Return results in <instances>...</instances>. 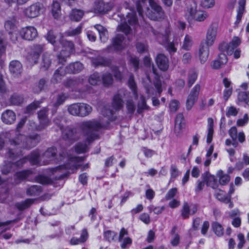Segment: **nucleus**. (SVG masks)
<instances>
[{
    "label": "nucleus",
    "instance_id": "nucleus-1",
    "mask_svg": "<svg viewBox=\"0 0 249 249\" xmlns=\"http://www.w3.org/2000/svg\"><path fill=\"white\" fill-rule=\"evenodd\" d=\"M79 127L84 136L86 137L85 142H79L75 146V151L77 154L84 153L87 151V143L90 144L99 138L98 132L102 127L101 123L97 120L83 121Z\"/></svg>",
    "mask_w": 249,
    "mask_h": 249
},
{
    "label": "nucleus",
    "instance_id": "nucleus-2",
    "mask_svg": "<svg viewBox=\"0 0 249 249\" xmlns=\"http://www.w3.org/2000/svg\"><path fill=\"white\" fill-rule=\"evenodd\" d=\"M40 139V135L38 134H34L28 136H26L21 134L16 135L15 138L10 140V144L14 148H9L7 151L8 157L15 160L18 158L21 154V148L30 149L35 146L33 140H38Z\"/></svg>",
    "mask_w": 249,
    "mask_h": 249
},
{
    "label": "nucleus",
    "instance_id": "nucleus-3",
    "mask_svg": "<svg viewBox=\"0 0 249 249\" xmlns=\"http://www.w3.org/2000/svg\"><path fill=\"white\" fill-rule=\"evenodd\" d=\"M241 39L237 36H234L232 40L229 43L226 42L221 43L219 46L220 51L226 52L228 54L231 55L233 53L234 57L236 59L239 58L240 56L241 51L239 49H236L241 44Z\"/></svg>",
    "mask_w": 249,
    "mask_h": 249
},
{
    "label": "nucleus",
    "instance_id": "nucleus-4",
    "mask_svg": "<svg viewBox=\"0 0 249 249\" xmlns=\"http://www.w3.org/2000/svg\"><path fill=\"white\" fill-rule=\"evenodd\" d=\"M57 150L56 147L53 146L48 148L43 154L42 158L44 165L50 164L51 162H57L62 160L66 156L65 153L63 152L57 155Z\"/></svg>",
    "mask_w": 249,
    "mask_h": 249
},
{
    "label": "nucleus",
    "instance_id": "nucleus-5",
    "mask_svg": "<svg viewBox=\"0 0 249 249\" xmlns=\"http://www.w3.org/2000/svg\"><path fill=\"white\" fill-rule=\"evenodd\" d=\"M61 131L62 139L69 143H73L80 139V132L76 127L68 125Z\"/></svg>",
    "mask_w": 249,
    "mask_h": 249
},
{
    "label": "nucleus",
    "instance_id": "nucleus-6",
    "mask_svg": "<svg viewBox=\"0 0 249 249\" xmlns=\"http://www.w3.org/2000/svg\"><path fill=\"white\" fill-rule=\"evenodd\" d=\"M149 1L152 10L147 14L148 18L153 20L163 19L165 17V13L162 7L153 0Z\"/></svg>",
    "mask_w": 249,
    "mask_h": 249
},
{
    "label": "nucleus",
    "instance_id": "nucleus-7",
    "mask_svg": "<svg viewBox=\"0 0 249 249\" xmlns=\"http://www.w3.org/2000/svg\"><path fill=\"white\" fill-rule=\"evenodd\" d=\"M48 111L47 107H43L37 112L39 124L38 126L36 127V131H42L50 124L51 121L48 118Z\"/></svg>",
    "mask_w": 249,
    "mask_h": 249
},
{
    "label": "nucleus",
    "instance_id": "nucleus-8",
    "mask_svg": "<svg viewBox=\"0 0 249 249\" xmlns=\"http://www.w3.org/2000/svg\"><path fill=\"white\" fill-rule=\"evenodd\" d=\"M44 51V45L35 44L31 47V51L27 56V59L31 64H36L41 54Z\"/></svg>",
    "mask_w": 249,
    "mask_h": 249
},
{
    "label": "nucleus",
    "instance_id": "nucleus-9",
    "mask_svg": "<svg viewBox=\"0 0 249 249\" xmlns=\"http://www.w3.org/2000/svg\"><path fill=\"white\" fill-rule=\"evenodd\" d=\"M114 6L113 2H105L100 0L95 2L94 10L95 13L104 15L110 11Z\"/></svg>",
    "mask_w": 249,
    "mask_h": 249
},
{
    "label": "nucleus",
    "instance_id": "nucleus-10",
    "mask_svg": "<svg viewBox=\"0 0 249 249\" xmlns=\"http://www.w3.org/2000/svg\"><path fill=\"white\" fill-rule=\"evenodd\" d=\"M43 8V5L40 2H36L25 9L24 13L29 18L38 17Z\"/></svg>",
    "mask_w": 249,
    "mask_h": 249
},
{
    "label": "nucleus",
    "instance_id": "nucleus-11",
    "mask_svg": "<svg viewBox=\"0 0 249 249\" xmlns=\"http://www.w3.org/2000/svg\"><path fill=\"white\" fill-rule=\"evenodd\" d=\"M200 90L199 84H196L191 90L186 101V108L190 110L197 101Z\"/></svg>",
    "mask_w": 249,
    "mask_h": 249
},
{
    "label": "nucleus",
    "instance_id": "nucleus-12",
    "mask_svg": "<svg viewBox=\"0 0 249 249\" xmlns=\"http://www.w3.org/2000/svg\"><path fill=\"white\" fill-rule=\"evenodd\" d=\"M19 34L22 38L29 41L33 40L37 36V30L33 26H27L22 28Z\"/></svg>",
    "mask_w": 249,
    "mask_h": 249
},
{
    "label": "nucleus",
    "instance_id": "nucleus-13",
    "mask_svg": "<svg viewBox=\"0 0 249 249\" xmlns=\"http://www.w3.org/2000/svg\"><path fill=\"white\" fill-rule=\"evenodd\" d=\"M68 167L66 165H59L55 168H52L53 173L58 172L59 174L55 177V180H61L67 178L71 174L68 171L66 170Z\"/></svg>",
    "mask_w": 249,
    "mask_h": 249
},
{
    "label": "nucleus",
    "instance_id": "nucleus-14",
    "mask_svg": "<svg viewBox=\"0 0 249 249\" xmlns=\"http://www.w3.org/2000/svg\"><path fill=\"white\" fill-rule=\"evenodd\" d=\"M156 62L158 68L162 71H166L169 68L168 58L163 54H159L156 58Z\"/></svg>",
    "mask_w": 249,
    "mask_h": 249
},
{
    "label": "nucleus",
    "instance_id": "nucleus-15",
    "mask_svg": "<svg viewBox=\"0 0 249 249\" xmlns=\"http://www.w3.org/2000/svg\"><path fill=\"white\" fill-rule=\"evenodd\" d=\"M91 61L95 67H109L111 64V59L101 56L91 58Z\"/></svg>",
    "mask_w": 249,
    "mask_h": 249
},
{
    "label": "nucleus",
    "instance_id": "nucleus-16",
    "mask_svg": "<svg viewBox=\"0 0 249 249\" xmlns=\"http://www.w3.org/2000/svg\"><path fill=\"white\" fill-rule=\"evenodd\" d=\"M202 178L207 186H210L213 189L217 188L218 184L215 177L211 175L209 172L207 171L203 174Z\"/></svg>",
    "mask_w": 249,
    "mask_h": 249
},
{
    "label": "nucleus",
    "instance_id": "nucleus-17",
    "mask_svg": "<svg viewBox=\"0 0 249 249\" xmlns=\"http://www.w3.org/2000/svg\"><path fill=\"white\" fill-rule=\"evenodd\" d=\"M211 45L202 42L199 49V56L201 63L206 61L209 54V47Z\"/></svg>",
    "mask_w": 249,
    "mask_h": 249
},
{
    "label": "nucleus",
    "instance_id": "nucleus-18",
    "mask_svg": "<svg viewBox=\"0 0 249 249\" xmlns=\"http://www.w3.org/2000/svg\"><path fill=\"white\" fill-rule=\"evenodd\" d=\"M124 104L122 96L120 94L117 93L114 95L111 102V107L113 110L118 111L122 109L124 107Z\"/></svg>",
    "mask_w": 249,
    "mask_h": 249
},
{
    "label": "nucleus",
    "instance_id": "nucleus-19",
    "mask_svg": "<svg viewBox=\"0 0 249 249\" xmlns=\"http://www.w3.org/2000/svg\"><path fill=\"white\" fill-rule=\"evenodd\" d=\"M9 70L10 72L15 76H18L22 72V64L18 60L12 61L9 65Z\"/></svg>",
    "mask_w": 249,
    "mask_h": 249
},
{
    "label": "nucleus",
    "instance_id": "nucleus-20",
    "mask_svg": "<svg viewBox=\"0 0 249 249\" xmlns=\"http://www.w3.org/2000/svg\"><path fill=\"white\" fill-rule=\"evenodd\" d=\"M16 119L15 113L9 109L5 110L1 115V120L6 124H12L15 122Z\"/></svg>",
    "mask_w": 249,
    "mask_h": 249
},
{
    "label": "nucleus",
    "instance_id": "nucleus-21",
    "mask_svg": "<svg viewBox=\"0 0 249 249\" xmlns=\"http://www.w3.org/2000/svg\"><path fill=\"white\" fill-rule=\"evenodd\" d=\"M83 69V64L79 62H76L67 66L66 67L65 71L69 73H76L81 71Z\"/></svg>",
    "mask_w": 249,
    "mask_h": 249
},
{
    "label": "nucleus",
    "instance_id": "nucleus-22",
    "mask_svg": "<svg viewBox=\"0 0 249 249\" xmlns=\"http://www.w3.org/2000/svg\"><path fill=\"white\" fill-rule=\"evenodd\" d=\"M185 127L184 118L182 113H178L175 120V131L179 134Z\"/></svg>",
    "mask_w": 249,
    "mask_h": 249
},
{
    "label": "nucleus",
    "instance_id": "nucleus-23",
    "mask_svg": "<svg viewBox=\"0 0 249 249\" xmlns=\"http://www.w3.org/2000/svg\"><path fill=\"white\" fill-rule=\"evenodd\" d=\"M35 200L32 198H27L24 201L17 202L15 206L19 211H22L28 209L34 203Z\"/></svg>",
    "mask_w": 249,
    "mask_h": 249
},
{
    "label": "nucleus",
    "instance_id": "nucleus-24",
    "mask_svg": "<svg viewBox=\"0 0 249 249\" xmlns=\"http://www.w3.org/2000/svg\"><path fill=\"white\" fill-rule=\"evenodd\" d=\"M216 198L220 201L224 203H229V207L230 208H232L233 206L232 202L231 201V198L228 196L227 195H225L221 190H219V192L215 194Z\"/></svg>",
    "mask_w": 249,
    "mask_h": 249
},
{
    "label": "nucleus",
    "instance_id": "nucleus-25",
    "mask_svg": "<svg viewBox=\"0 0 249 249\" xmlns=\"http://www.w3.org/2000/svg\"><path fill=\"white\" fill-rule=\"evenodd\" d=\"M124 39V36L122 35L118 34L112 39V45L116 50H121L123 47L122 42Z\"/></svg>",
    "mask_w": 249,
    "mask_h": 249
},
{
    "label": "nucleus",
    "instance_id": "nucleus-26",
    "mask_svg": "<svg viewBox=\"0 0 249 249\" xmlns=\"http://www.w3.org/2000/svg\"><path fill=\"white\" fill-rule=\"evenodd\" d=\"M60 43L64 48L62 51L71 53L74 51V45L72 41H68L62 38L60 39Z\"/></svg>",
    "mask_w": 249,
    "mask_h": 249
},
{
    "label": "nucleus",
    "instance_id": "nucleus-27",
    "mask_svg": "<svg viewBox=\"0 0 249 249\" xmlns=\"http://www.w3.org/2000/svg\"><path fill=\"white\" fill-rule=\"evenodd\" d=\"M52 14L53 17L58 19L61 17V6L60 3L56 1H53L52 5Z\"/></svg>",
    "mask_w": 249,
    "mask_h": 249
},
{
    "label": "nucleus",
    "instance_id": "nucleus-28",
    "mask_svg": "<svg viewBox=\"0 0 249 249\" xmlns=\"http://www.w3.org/2000/svg\"><path fill=\"white\" fill-rule=\"evenodd\" d=\"M42 191L41 186L32 185L27 188L26 194L29 196H37L40 195Z\"/></svg>",
    "mask_w": 249,
    "mask_h": 249
},
{
    "label": "nucleus",
    "instance_id": "nucleus-29",
    "mask_svg": "<svg viewBox=\"0 0 249 249\" xmlns=\"http://www.w3.org/2000/svg\"><path fill=\"white\" fill-rule=\"evenodd\" d=\"M84 14V12L80 9H73L70 14V18L71 20L80 21Z\"/></svg>",
    "mask_w": 249,
    "mask_h": 249
},
{
    "label": "nucleus",
    "instance_id": "nucleus-30",
    "mask_svg": "<svg viewBox=\"0 0 249 249\" xmlns=\"http://www.w3.org/2000/svg\"><path fill=\"white\" fill-rule=\"evenodd\" d=\"M92 110V107L89 105L80 103L79 117L87 116L91 112Z\"/></svg>",
    "mask_w": 249,
    "mask_h": 249
},
{
    "label": "nucleus",
    "instance_id": "nucleus-31",
    "mask_svg": "<svg viewBox=\"0 0 249 249\" xmlns=\"http://www.w3.org/2000/svg\"><path fill=\"white\" fill-rule=\"evenodd\" d=\"M88 238V232L86 229H84L82 231L81 237L80 238H76L73 237L71 239L70 243L71 245H77L80 243L85 242Z\"/></svg>",
    "mask_w": 249,
    "mask_h": 249
},
{
    "label": "nucleus",
    "instance_id": "nucleus-32",
    "mask_svg": "<svg viewBox=\"0 0 249 249\" xmlns=\"http://www.w3.org/2000/svg\"><path fill=\"white\" fill-rule=\"evenodd\" d=\"M80 82L79 79H67L64 82L63 85L66 88L73 89L77 88Z\"/></svg>",
    "mask_w": 249,
    "mask_h": 249
},
{
    "label": "nucleus",
    "instance_id": "nucleus-33",
    "mask_svg": "<svg viewBox=\"0 0 249 249\" xmlns=\"http://www.w3.org/2000/svg\"><path fill=\"white\" fill-rule=\"evenodd\" d=\"M52 63V60L50 56L44 54L42 56L40 64V69L46 71L49 69Z\"/></svg>",
    "mask_w": 249,
    "mask_h": 249
},
{
    "label": "nucleus",
    "instance_id": "nucleus-34",
    "mask_svg": "<svg viewBox=\"0 0 249 249\" xmlns=\"http://www.w3.org/2000/svg\"><path fill=\"white\" fill-rule=\"evenodd\" d=\"M80 103H75L70 105L68 107L69 113L73 116H79Z\"/></svg>",
    "mask_w": 249,
    "mask_h": 249
},
{
    "label": "nucleus",
    "instance_id": "nucleus-35",
    "mask_svg": "<svg viewBox=\"0 0 249 249\" xmlns=\"http://www.w3.org/2000/svg\"><path fill=\"white\" fill-rule=\"evenodd\" d=\"M208 132L207 137V142L210 143L212 142L213 134V121L212 118L208 119Z\"/></svg>",
    "mask_w": 249,
    "mask_h": 249
},
{
    "label": "nucleus",
    "instance_id": "nucleus-36",
    "mask_svg": "<svg viewBox=\"0 0 249 249\" xmlns=\"http://www.w3.org/2000/svg\"><path fill=\"white\" fill-rule=\"evenodd\" d=\"M27 160H29L31 164L32 165H36L39 163V154L38 152L34 151L26 156Z\"/></svg>",
    "mask_w": 249,
    "mask_h": 249
},
{
    "label": "nucleus",
    "instance_id": "nucleus-37",
    "mask_svg": "<svg viewBox=\"0 0 249 249\" xmlns=\"http://www.w3.org/2000/svg\"><path fill=\"white\" fill-rule=\"evenodd\" d=\"M102 79L103 85L106 87H108L112 85L113 82L112 75L108 72H107L103 74Z\"/></svg>",
    "mask_w": 249,
    "mask_h": 249
},
{
    "label": "nucleus",
    "instance_id": "nucleus-38",
    "mask_svg": "<svg viewBox=\"0 0 249 249\" xmlns=\"http://www.w3.org/2000/svg\"><path fill=\"white\" fill-rule=\"evenodd\" d=\"M10 137L11 134L8 132L0 133V151L3 148L5 142L8 140L10 143V140L13 139L10 138Z\"/></svg>",
    "mask_w": 249,
    "mask_h": 249
},
{
    "label": "nucleus",
    "instance_id": "nucleus-39",
    "mask_svg": "<svg viewBox=\"0 0 249 249\" xmlns=\"http://www.w3.org/2000/svg\"><path fill=\"white\" fill-rule=\"evenodd\" d=\"M126 16L129 25H134L137 24L138 19L136 17V13L133 9H131L130 12L128 13Z\"/></svg>",
    "mask_w": 249,
    "mask_h": 249
},
{
    "label": "nucleus",
    "instance_id": "nucleus-40",
    "mask_svg": "<svg viewBox=\"0 0 249 249\" xmlns=\"http://www.w3.org/2000/svg\"><path fill=\"white\" fill-rule=\"evenodd\" d=\"M15 23L16 19L15 18H12L10 20H6L4 24L5 29L9 33L15 32L17 28Z\"/></svg>",
    "mask_w": 249,
    "mask_h": 249
},
{
    "label": "nucleus",
    "instance_id": "nucleus-41",
    "mask_svg": "<svg viewBox=\"0 0 249 249\" xmlns=\"http://www.w3.org/2000/svg\"><path fill=\"white\" fill-rule=\"evenodd\" d=\"M212 228L215 234L218 236L223 235L224 233V229L222 226L217 222H214L212 223Z\"/></svg>",
    "mask_w": 249,
    "mask_h": 249
},
{
    "label": "nucleus",
    "instance_id": "nucleus-42",
    "mask_svg": "<svg viewBox=\"0 0 249 249\" xmlns=\"http://www.w3.org/2000/svg\"><path fill=\"white\" fill-rule=\"evenodd\" d=\"M41 101H35L28 106L26 108V113L30 114L32 113L37 108L40 107Z\"/></svg>",
    "mask_w": 249,
    "mask_h": 249
},
{
    "label": "nucleus",
    "instance_id": "nucleus-43",
    "mask_svg": "<svg viewBox=\"0 0 249 249\" xmlns=\"http://www.w3.org/2000/svg\"><path fill=\"white\" fill-rule=\"evenodd\" d=\"M14 166V162L10 161L5 162L1 167V171L2 174L7 175L11 172Z\"/></svg>",
    "mask_w": 249,
    "mask_h": 249
},
{
    "label": "nucleus",
    "instance_id": "nucleus-44",
    "mask_svg": "<svg viewBox=\"0 0 249 249\" xmlns=\"http://www.w3.org/2000/svg\"><path fill=\"white\" fill-rule=\"evenodd\" d=\"M23 97L18 94H14L10 98V103L15 106H19L23 102Z\"/></svg>",
    "mask_w": 249,
    "mask_h": 249
},
{
    "label": "nucleus",
    "instance_id": "nucleus-45",
    "mask_svg": "<svg viewBox=\"0 0 249 249\" xmlns=\"http://www.w3.org/2000/svg\"><path fill=\"white\" fill-rule=\"evenodd\" d=\"M71 53L69 52L64 51H61L60 53L57 55L59 64L64 65L66 62L67 58L69 57Z\"/></svg>",
    "mask_w": 249,
    "mask_h": 249
},
{
    "label": "nucleus",
    "instance_id": "nucleus-46",
    "mask_svg": "<svg viewBox=\"0 0 249 249\" xmlns=\"http://www.w3.org/2000/svg\"><path fill=\"white\" fill-rule=\"evenodd\" d=\"M67 98V96L64 93H61L58 95L56 101L53 104V106L55 107V111L57 110V107L60 105L64 103Z\"/></svg>",
    "mask_w": 249,
    "mask_h": 249
},
{
    "label": "nucleus",
    "instance_id": "nucleus-47",
    "mask_svg": "<svg viewBox=\"0 0 249 249\" xmlns=\"http://www.w3.org/2000/svg\"><path fill=\"white\" fill-rule=\"evenodd\" d=\"M89 82L93 86L97 85L100 82V76L98 72H94L90 75L89 78Z\"/></svg>",
    "mask_w": 249,
    "mask_h": 249
},
{
    "label": "nucleus",
    "instance_id": "nucleus-48",
    "mask_svg": "<svg viewBox=\"0 0 249 249\" xmlns=\"http://www.w3.org/2000/svg\"><path fill=\"white\" fill-rule=\"evenodd\" d=\"M208 17V14L206 12L197 11L195 16L193 18L195 20L199 22L203 21Z\"/></svg>",
    "mask_w": 249,
    "mask_h": 249
},
{
    "label": "nucleus",
    "instance_id": "nucleus-49",
    "mask_svg": "<svg viewBox=\"0 0 249 249\" xmlns=\"http://www.w3.org/2000/svg\"><path fill=\"white\" fill-rule=\"evenodd\" d=\"M217 176L219 178V183L221 185H225L230 181V177L227 174H224L222 170H219L217 173Z\"/></svg>",
    "mask_w": 249,
    "mask_h": 249
},
{
    "label": "nucleus",
    "instance_id": "nucleus-50",
    "mask_svg": "<svg viewBox=\"0 0 249 249\" xmlns=\"http://www.w3.org/2000/svg\"><path fill=\"white\" fill-rule=\"evenodd\" d=\"M141 103H139L138 104L137 113L139 114L142 113L144 110L147 109L148 108V107L146 104V101L143 96H141Z\"/></svg>",
    "mask_w": 249,
    "mask_h": 249
},
{
    "label": "nucleus",
    "instance_id": "nucleus-51",
    "mask_svg": "<svg viewBox=\"0 0 249 249\" xmlns=\"http://www.w3.org/2000/svg\"><path fill=\"white\" fill-rule=\"evenodd\" d=\"M238 100L240 102H245L249 106V92L241 91L238 93Z\"/></svg>",
    "mask_w": 249,
    "mask_h": 249
},
{
    "label": "nucleus",
    "instance_id": "nucleus-52",
    "mask_svg": "<svg viewBox=\"0 0 249 249\" xmlns=\"http://www.w3.org/2000/svg\"><path fill=\"white\" fill-rule=\"evenodd\" d=\"M190 213V207L187 202H185L183 203L182 209L181 210V216L183 219L189 218Z\"/></svg>",
    "mask_w": 249,
    "mask_h": 249
},
{
    "label": "nucleus",
    "instance_id": "nucleus-53",
    "mask_svg": "<svg viewBox=\"0 0 249 249\" xmlns=\"http://www.w3.org/2000/svg\"><path fill=\"white\" fill-rule=\"evenodd\" d=\"M46 38L48 42L53 45L56 43V36L53 30H50L48 32Z\"/></svg>",
    "mask_w": 249,
    "mask_h": 249
},
{
    "label": "nucleus",
    "instance_id": "nucleus-54",
    "mask_svg": "<svg viewBox=\"0 0 249 249\" xmlns=\"http://www.w3.org/2000/svg\"><path fill=\"white\" fill-rule=\"evenodd\" d=\"M197 74L196 72L192 71L189 73L188 76V86L190 88L196 81Z\"/></svg>",
    "mask_w": 249,
    "mask_h": 249
},
{
    "label": "nucleus",
    "instance_id": "nucleus-55",
    "mask_svg": "<svg viewBox=\"0 0 249 249\" xmlns=\"http://www.w3.org/2000/svg\"><path fill=\"white\" fill-rule=\"evenodd\" d=\"M189 2L190 3V7H188L187 11L190 15L193 18L197 12L196 11V5L193 0H190Z\"/></svg>",
    "mask_w": 249,
    "mask_h": 249
},
{
    "label": "nucleus",
    "instance_id": "nucleus-56",
    "mask_svg": "<svg viewBox=\"0 0 249 249\" xmlns=\"http://www.w3.org/2000/svg\"><path fill=\"white\" fill-rule=\"evenodd\" d=\"M126 107L128 114H132L135 110V106L132 100H128L126 103Z\"/></svg>",
    "mask_w": 249,
    "mask_h": 249
},
{
    "label": "nucleus",
    "instance_id": "nucleus-57",
    "mask_svg": "<svg viewBox=\"0 0 249 249\" xmlns=\"http://www.w3.org/2000/svg\"><path fill=\"white\" fill-rule=\"evenodd\" d=\"M82 27L78 26L75 29H70L65 32V35L68 36H74L79 35L81 32Z\"/></svg>",
    "mask_w": 249,
    "mask_h": 249
},
{
    "label": "nucleus",
    "instance_id": "nucleus-58",
    "mask_svg": "<svg viewBox=\"0 0 249 249\" xmlns=\"http://www.w3.org/2000/svg\"><path fill=\"white\" fill-rule=\"evenodd\" d=\"M128 85L130 88L132 89L133 92L134 94L137 95V91H136V84L134 81V78L133 75H131L129 76L128 79Z\"/></svg>",
    "mask_w": 249,
    "mask_h": 249
},
{
    "label": "nucleus",
    "instance_id": "nucleus-59",
    "mask_svg": "<svg viewBox=\"0 0 249 249\" xmlns=\"http://www.w3.org/2000/svg\"><path fill=\"white\" fill-rule=\"evenodd\" d=\"M112 71L113 73L114 76L118 80H122L123 78L122 73L119 71V68L117 66L113 67L112 68Z\"/></svg>",
    "mask_w": 249,
    "mask_h": 249
},
{
    "label": "nucleus",
    "instance_id": "nucleus-60",
    "mask_svg": "<svg viewBox=\"0 0 249 249\" xmlns=\"http://www.w3.org/2000/svg\"><path fill=\"white\" fill-rule=\"evenodd\" d=\"M164 46L170 54L174 53L177 51L175 44L173 42H166Z\"/></svg>",
    "mask_w": 249,
    "mask_h": 249
},
{
    "label": "nucleus",
    "instance_id": "nucleus-61",
    "mask_svg": "<svg viewBox=\"0 0 249 249\" xmlns=\"http://www.w3.org/2000/svg\"><path fill=\"white\" fill-rule=\"evenodd\" d=\"M114 111V110L105 107L102 110V113L104 116L107 117L109 120H110L112 118Z\"/></svg>",
    "mask_w": 249,
    "mask_h": 249
},
{
    "label": "nucleus",
    "instance_id": "nucleus-62",
    "mask_svg": "<svg viewBox=\"0 0 249 249\" xmlns=\"http://www.w3.org/2000/svg\"><path fill=\"white\" fill-rule=\"evenodd\" d=\"M192 45V39L191 37L186 35L184 38V43L182 46V48L186 50H188Z\"/></svg>",
    "mask_w": 249,
    "mask_h": 249
},
{
    "label": "nucleus",
    "instance_id": "nucleus-63",
    "mask_svg": "<svg viewBox=\"0 0 249 249\" xmlns=\"http://www.w3.org/2000/svg\"><path fill=\"white\" fill-rule=\"evenodd\" d=\"M148 209L150 212H153L155 214H159L162 213L164 210V206L160 207H154L153 205H150L148 207Z\"/></svg>",
    "mask_w": 249,
    "mask_h": 249
},
{
    "label": "nucleus",
    "instance_id": "nucleus-64",
    "mask_svg": "<svg viewBox=\"0 0 249 249\" xmlns=\"http://www.w3.org/2000/svg\"><path fill=\"white\" fill-rule=\"evenodd\" d=\"M117 233L111 231H107L104 232V236L108 241L113 240L116 236Z\"/></svg>",
    "mask_w": 249,
    "mask_h": 249
}]
</instances>
